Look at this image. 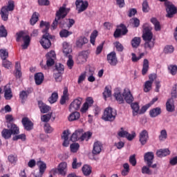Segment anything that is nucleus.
<instances>
[{"mask_svg": "<svg viewBox=\"0 0 177 177\" xmlns=\"http://www.w3.org/2000/svg\"><path fill=\"white\" fill-rule=\"evenodd\" d=\"M70 12V8H66V4H63L62 7L55 13V19L52 24L53 30L57 27L59 24L61 28H68L67 24L68 19H64Z\"/></svg>", "mask_w": 177, "mask_h": 177, "instance_id": "f257e3e1", "label": "nucleus"}, {"mask_svg": "<svg viewBox=\"0 0 177 177\" xmlns=\"http://www.w3.org/2000/svg\"><path fill=\"white\" fill-rule=\"evenodd\" d=\"M39 27L41 28L44 29L42 30V32L44 34L42 35V38L40 40V44L44 49H49L50 46H52V43L50 42V39H53V36L50 35L48 31H49V28H50V24L49 22L41 21L40 22Z\"/></svg>", "mask_w": 177, "mask_h": 177, "instance_id": "f03ea898", "label": "nucleus"}, {"mask_svg": "<svg viewBox=\"0 0 177 177\" xmlns=\"http://www.w3.org/2000/svg\"><path fill=\"white\" fill-rule=\"evenodd\" d=\"M15 10V1L10 0L8 1V5L1 8L0 15L3 21H8L9 19V12Z\"/></svg>", "mask_w": 177, "mask_h": 177, "instance_id": "7ed1b4c3", "label": "nucleus"}, {"mask_svg": "<svg viewBox=\"0 0 177 177\" xmlns=\"http://www.w3.org/2000/svg\"><path fill=\"white\" fill-rule=\"evenodd\" d=\"M115 117H117V111L113 109L111 107H108L105 109L102 119L104 120V121L113 122V121L115 120Z\"/></svg>", "mask_w": 177, "mask_h": 177, "instance_id": "20e7f679", "label": "nucleus"}, {"mask_svg": "<svg viewBox=\"0 0 177 177\" xmlns=\"http://www.w3.org/2000/svg\"><path fill=\"white\" fill-rule=\"evenodd\" d=\"M17 35V39L16 41L17 42H20V39H23L24 41V44H22V49H27L30 45V42L31 39H30V36L28 35H26V32L24 31H20L16 33Z\"/></svg>", "mask_w": 177, "mask_h": 177, "instance_id": "39448f33", "label": "nucleus"}, {"mask_svg": "<svg viewBox=\"0 0 177 177\" xmlns=\"http://www.w3.org/2000/svg\"><path fill=\"white\" fill-rule=\"evenodd\" d=\"M144 160L147 167H149L153 169L157 168V164L153 165V161L154 160V153L147 152L144 156Z\"/></svg>", "mask_w": 177, "mask_h": 177, "instance_id": "423d86ee", "label": "nucleus"}, {"mask_svg": "<svg viewBox=\"0 0 177 177\" xmlns=\"http://www.w3.org/2000/svg\"><path fill=\"white\" fill-rule=\"evenodd\" d=\"M75 5L77 13H82V12H85V10L88 9L89 3H88V1L76 0Z\"/></svg>", "mask_w": 177, "mask_h": 177, "instance_id": "0eeeda50", "label": "nucleus"}, {"mask_svg": "<svg viewBox=\"0 0 177 177\" xmlns=\"http://www.w3.org/2000/svg\"><path fill=\"white\" fill-rule=\"evenodd\" d=\"M82 104V98L77 97L73 100L70 104L69 111H75L80 110Z\"/></svg>", "mask_w": 177, "mask_h": 177, "instance_id": "6e6552de", "label": "nucleus"}, {"mask_svg": "<svg viewBox=\"0 0 177 177\" xmlns=\"http://www.w3.org/2000/svg\"><path fill=\"white\" fill-rule=\"evenodd\" d=\"M120 27L121 29H116V30L115 31L113 36L115 38H120V37H121V35H127V33L128 32V29L127 28V26H125V25H124V24H121L120 25Z\"/></svg>", "mask_w": 177, "mask_h": 177, "instance_id": "1a4fd4ad", "label": "nucleus"}, {"mask_svg": "<svg viewBox=\"0 0 177 177\" xmlns=\"http://www.w3.org/2000/svg\"><path fill=\"white\" fill-rule=\"evenodd\" d=\"M107 62L111 64V66H117L118 60L117 59V55L115 52L113 51L107 55L106 56Z\"/></svg>", "mask_w": 177, "mask_h": 177, "instance_id": "9d476101", "label": "nucleus"}, {"mask_svg": "<svg viewBox=\"0 0 177 177\" xmlns=\"http://www.w3.org/2000/svg\"><path fill=\"white\" fill-rule=\"evenodd\" d=\"M147 140H149V132L147 130H142L140 133L139 141L142 146H145L147 143Z\"/></svg>", "mask_w": 177, "mask_h": 177, "instance_id": "9b49d317", "label": "nucleus"}, {"mask_svg": "<svg viewBox=\"0 0 177 177\" xmlns=\"http://www.w3.org/2000/svg\"><path fill=\"white\" fill-rule=\"evenodd\" d=\"M21 123L26 131H31L34 127V124L31 120H30V119H28V118H22Z\"/></svg>", "mask_w": 177, "mask_h": 177, "instance_id": "f8f14e48", "label": "nucleus"}, {"mask_svg": "<svg viewBox=\"0 0 177 177\" xmlns=\"http://www.w3.org/2000/svg\"><path fill=\"white\" fill-rule=\"evenodd\" d=\"M123 97H124V100L128 104H131L133 102V96L131 93L129 89L125 88L124 90Z\"/></svg>", "mask_w": 177, "mask_h": 177, "instance_id": "ddd939ff", "label": "nucleus"}, {"mask_svg": "<svg viewBox=\"0 0 177 177\" xmlns=\"http://www.w3.org/2000/svg\"><path fill=\"white\" fill-rule=\"evenodd\" d=\"M58 174L62 176L67 175V162H62L58 165Z\"/></svg>", "mask_w": 177, "mask_h": 177, "instance_id": "4468645a", "label": "nucleus"}, {"mask_svg": "<svg viewBox=\"0 0 177 177\" xmlns=\"http://www.w3.org/2000/svg\"><path fill=\"white\" fill-rule=\"evenodd\" d=\"M166 12L167 13L166 17L171 19V17H174V15H176L177 12L176 7L174 5H168L166 8Z\"/></svg>", "mask_w": 177, "mask_h": 177, "instance_id": "2eb2a0df", "label": "nucleus"}, {"mask_svg": "<svg viewBox=\"0 0 177 177\" xmlns=\"http://www.w3.org/2000/svg\"><path fill=\"white\" fill-rule=\"evenodd\" d=\"M143 32L142 39L144 41H146L154 40V39H153V32H151V30H149L147 27L144 28Z\"/></svg>", "mask_w": 177, "mask_h": 177, "instance_id": "dca6fc26", "label": "nucleus"}, {"mask_svg": "<svg viewBox=\"0 0 177 177\" xmlns=\"http://www.w3.org/2000/svg\"><path fill=\"white\" fill-rule=\"evenodd\" d=\"M102 147H103L102 142L99 141L94 142L92 153L94 156H97V154H100V153L102 152Z\"/></svg>", "mask_w": 177, "mask_h": 177, "instance_id": "f3484780", "label": "nucleus"}, {"mask_svg": "<svg viewBox=\"0 0 177 177\" xmlns=\"http://www.w3.org/2000/svg\"><path fill=\"white\" fill-rule=\"evenodd\" d=\"M85 44H88V39L84 36L79 37L75 42V45L79 49H82V46H84Z\"/></svg>", "mask_w": 177, "mask_h": 177, "instance_id": "a211bd4d", "label": "nucleus"}, {"mask_svg": "<svg viewBox=\"0 0 177 177\" xmlns=\"http://www.w3.org/2000/svg\"><path fill=\"white\" fill-rule=\"evenodd\" d=\"M7 128L10 131L12 135H19L20 133L17 125L14 123L7 124Z\"/></svg>", "mask_w": 177, "mask_h": 177, "instance_id": "6ab92c4d", "label": "nucleus"}, {"mask_svg": "<svg viewBox=\"0 0 177 177\" xmlns=\"http://www.w3.org/2000/svg\"><path fill=\"white\" fill-rule=\"evenodd\" d=\"M166 110L169 113L175 111V105L174 104V98L169 99L166 102Z\"/></svg>", "mask_w": 177, "mask_h": 177, "instance_id": "aec40b11", "label": "nucleus"}, {"mask_svg": "<svg viewBox=\"0 0 177 177\" xmlns=\"http://www.w3.org/2000/svg\"><path fill=\"white\" fill-rule=\"evenodd\" d=\"M82 135V130L75 131L70 138L71 142H77V140H81V136Z\"/></svg>", "mask_w": 177, "mask_h": 177, "instance_id": "412c9836", "label": "nucleus"}, {"mask_svg": "<svg viewBox=\"0 0 177 177\" xmlns=\"http://www.w3.org/2000/svg\"><path fill=\"white\" fill-rule=\"evenodd\" d=\"M4 97L6 100H10V99L13 97V95H12V89L9 85L4 86Z\"/></svg>", "mask_w": 177, "mask_h": 177, "instance_id": "4be33fe9", "label": "nucleus"}, {"mask_svg": "<svg viewBox=\"0 0 177 177\" xmlns=\"http://www.w3.org/2000/svg\"><path fill=\"white\" fill-rule=\"evenodd\" d=\"M44 78L45 77L42 73H37L35 74V82L36 85H41L42 82H44Z\"/></svg>", "mask_w": 177, "mask_h": 177, "instance_id": "5701e85b", "label": "nucleus"}, {"mask_svg": "<svg viewBox=\"0 0 177 177\" xmlns=\"http://www.w3.org/2000/svg\"><path fill=\"white\" fill-rule=\"evenodd\" d=\"M170 153L171 152L168 149H159L156 151V156L160 158H162V157H167V156H169Z\"/></svg>", "mask_w": 177, "mask_h": 177, "instance_id": "b1692460", "label": "nucleus"}, {"mask_svg": "<svg viewBox=\"0 0 177 177\" xmlns=\"http://www.w3.org/2000/svg\"><path fill=\"white\" fill-rule=\"evenodd\" d=\"M131 109L133 110V117H136V115H138V114H139L140 106H139V104L138 102H131Z\"/></svg>", "mask_w": 177, "mask_h": 177, "instance_id": "393cba45", "label": "nucleus"}, {"mask_svg": "<svg viewBox=\"0 0 177 177\" xmlns=\"http://www.w3.org/2000/svg\"><path fill=\"white\" fill-rule=\"evenodd\" d=\"M38 106L40 109L41 113H42L43 114H45V113H48V111L50 110V107L43 103L42 101H39Z\"/></svg>", "mask_w": 177, "mask_h": 177, "instance_id": "a878e982", "label": "nucleus"}, {"mask_svg": "<svg viewBox=\"0 0 177 177\" xmlns=\"http://www.w3.org/2000/svg\"><path fill=\"white\" fill-rule=\"evenodd\" d=\"M73 52V50L71 49V47L67 42L63 43V53L65 56H68L70 53Z\"/></svg>", "mask_w": 177, "mask_h": 177, "instance_id": "bb28decb", "label": "nucleus"}, {"mask_svg": "<svg viewBox=\"0 0 177 177\" xmlns=\"http://www.w3.org/2000/svg\"><path fill=\"white\" fill-rule=\"evenodd\" d=\"M160 114H161V108L160 107L154 108L149 111V115L151 117V118L158 117V115H160Z\"/></svg>", "mask_w": 177, "mask_h": 177, "instance_id": "cd10ccee", "label": "nucleus"}, {"mask_svg": "<svg viewBox=\"0 0 177 177\" xmlns=\"http://www.w3.org/2000/svg\"><path fill=\"white\" fill-rule=\"evenodd\" d=\"M66 100H68V88L65 87L63 91V95L60 100V104H65Z\"/></svg>", "mask_w": 177, "mask_h": 177, "instance_id": "c85d7f7f", "label": "nucleus"}, {"mask_svg": "<svg viewBox=\"0 0 177 177\" xmlns=\"http://www.w3.org/2000/svg\"><path fill=\"white\" fill-rule=\"evenodd\" d=\"M88 56H89V51L83 50L80 53L77 59L81 60V62H86V59H88Z\"/></svg>", "mask_w": 177, "mask_h": 177, "instance_id": "c756f323", "label": "nucleus"}, {"mask_svg": "<svg viewBox=\"0 0 177 177\" xmlns=\"http://www.w3.org/2000/svg\"><path fill=\"white\" fill-rule=\"evenodd\" d=\"M156 44V39L153 40H148L146 41L144 44V48L145 49H148L149 50H151L153 48H154V45Z\"/></svg>", "mask_w": 177, "mask_h": 177, "instance_id": "7c9ffc66", "label": "nucleus"}, {"mask_svg": "<svg viewBox=\"0 0 177 177\" xmlns=\"http://www.w3.org/2000/svg\"><path fill=\"white\" fill-rule=\"evenodd\" d=\"M82 171L85 176H89L92 174V167L88 165H84L82 168Z\"/></svg>", "mask_w": 177, "mask_h": 177, "instance_id": "2f4dec72", "label": "nucleus"}, {"mask_svg": "<svg viewBox=\"0 0 177 177\" xmlns=\"http://www.w3.org/2000/svg\"><path fill=\"white\" fill-rule=\"evenodd\" d=\"M151 23L153 24L155 31H161V25L160 24V21H158V20H157L156 18H151Z\"/></svg>", "mask_w": 177, "mask_h": 177, "instance_id": "473e14b6", "label": "nucleus"}, {"mask_svg": "<svg viewBox=\"0 0 177 177\" xmlns=\"http://www.w3.org/2000/svg\"><path fill=\"white\" fill-rule=\"evenodd\" d=\"M37 164L39 167V174H41V175H43L46 169V163L43 161L39 160L37 161Z\"/></svg>", "mask_w": 177, "mask_h": 177, "instance_id": "72a5a7b5", "label": "nucleus"}, {"mask_svg": "<svg viewBox=\"0 0 177 177\" xmlns=\"http://www.w3.org/2000/svg\"><path fill=\"white\" fill-rule=\"evenodd\" d=\"M147 71H149V60L147 59H145L142 69V75H146V74H147Z\"/></svg>", "mask_w": 177, "mask_h": 177, "instance_id": "f704fd0d", "label": "nucleus"}, {"mask_svg": "<svg viewBox=\"0 0 177 177\" xmlns=\"http://www.w3.org/2000/svg\"><path fill=\"white\" fill-rule=\"evenodd\" d=\"M1 136L4 139H10L12 138V131L8 129H3L1 131Z\"/></svg>", "mask_w": 177, "mask_h": 177, "instance_id": "c9c22d12", "label": "nucleus"}, {"mask_svg": "<svg viewBox=\"0 0 177 177\" xmlns=\"http://www.w3.org/2000/svg\"><path fill=\"white\" fill-rule=\"evenodd\" d=\"M29 95L30 92L28 91H22L19 93V98L21 99L22 103H24V102L27 100Z\"/></svg>", "mask_w": 177, "mask_h": 177, "instance_id": "e433bc0d", "label": "nucleus"}, {"mask_svg": "<svg viewBox=\"0 0 177 177\" xmlns=\"http://www.w3.org/2000/svg\"><path fill=\"white\" fill-rule=\"evenodd\" d=\"M114 97L119 104H122L124 103V95H121L120 91H117L114 93Z\"/></svg>", "mask_w": 177, "mask_h": 177, "instance_id": "4c0bfd02", "label": "nucleus"}, {"mask_svg": "<svg viewBox=\"0 0 177 177\" xmlns=\"http://www.w3.org/2000/svg\"><path fill=\"white\" fill-rule=\"evenodd\" d=\"M57 99H59V94L57 92H54L52 93L51 96L48 98V102L51 104L53 103H56L57 102Z\"/></svg>", "mask_w": 177, "mask_h": 177, "instance_id": "58836bf2", "label": "nucleus"}, {"mask_svg": "<svg viewBox=\"0 0 177 177\" xmlns=\"http://www.w3.org/2000/svg\"><path fill=\"white\" fill-rule=\"evenodd\" d=\"M46 59H47L46 65L44 66V64H42V62L40 63V66H41V67L45 70H46V67H52V66L55 64V59L52 58H46Z\"/></svg>", "mask_w": 177, "mask_h": 177, "instance_id": "ea45409f", "label": "nucleus"}, {"mask_svg": "<svg viewBox=\"0 0 177 177\" xmlns=\"http://www.w3.org/2000/svg\"><path fill=\"white\" fill-rule=\"evenodd\" d=\"M142 39L140 37H136L131 40V46L133 48H138V46L140 45Z\"/></svg>", "mask_w": 177, "mask_h": 177, "instance_id": "a19ab883", "label": "nucleus"}, {"mask_svg": "<svg viewBox=\"0 0 177 177\" xmlns=\"http://www.w3.org/2000/svg\"><path fill=\"white\" fill-rule=\"evenodd\" d=\"M91 136H92V133L86 132L83 133L82 131V135L80 136V140L84 142V140H86L88 142L89 139H91Z\"/></svg>", "mask_w": 177, "mask_h": 177, "instance_id": "79ce46f5", "label": "nucleus"}, {"mask_svg": "<svg viewBox=\"0 0 177 177\" xmlns=\"http://www.w3.org/2000/svg\"><path fill=\"white\" fill-rule=\"evenodd\" d=\"M80 117V112H73L72 113L69 117H68V120L69 121H75L77 120H79Z\"/></svg>", "mask_w": 177, "mask_h": 177, "instance_id": "37998d69", "label": "nucleus"}, {"mask_svg": "<svg viewBox=\"0 0 177 177\" xmlns=\"http://www.w3.org/2000/svg\"><path fill=\"white\" fill-rule=\"evenodd\" d=\"M73 34V32L68 31L66 29H63L59 32V35L61 38H67L68 37H70Z\"/></svg>", "mask_w": 177, "mask_h": 177, "instance_id": "c03bdc74", "label": "nucleus"}, {"mask_svg": "<svg viewBox=\"0 0 177 177\" xmlns=\"http://www.w3.org/2000/svg\"><path fill=\"white\" fill-rule=\"evenodd\" d=\"M0 57L2 60H6L9 57V53L6 49H0Z\"/></svg>", "mask_w": 177, "mask_h": 177, "instance_id": "a18cd8bd", "label": "nucleus"}, {"mask_svg": "<svg viewBox=\"0 0 177 177\" xmlns=\"http://www.w3.org/2000/svg\"><path fill=\"white\" fill-rule=\"evenodd\" d=\"M8 37V30L5 26H0V38H6Z\"/></svg>", "mask_w": 177, "mask_h": 177, "instance_id": "49530a36", "label": "nucleus"}, {"mask_svg": "<svg viewBox=\"0 0 177 177\" xmlns=\"http://www.w3.org/2000/svg\"><path fill=\"white\" fill-rule=\"evenodd\" d=\"M71 153H77L80 150V144L78 142H73L70 145Z\"/></svg>", "mask_w": 177, "mask_h": 177, "instance_id": "de8ad7c7", "label": "nucleus"}, {"mask_svg": "<svg viewBox=\"0 0 177 177\" xmlns=\"http://www.w3.org/2000/svg\"><path fill=\"white\" fill-rule=\"evenodd\" d=\"M168 138V134L167 133V130L163 129L160 131V133L158 136V139L160 142H164L165 139Z\"/></svg>", "mask_w": 177, "mask_h": 177, "instance_id": "09e8293b", "label": "nucleus"}, {"mask_svg": "<svg viewBox=\"0 0 177 177\" xmlns=\"http://www.w3.org/2000/svg\"><path fill=\"white\" fill-rule=\"evenodd\" d=\"M63 73L62 72H55L53 77L56 81V82H62V80H63Z\"/></svg>", "mask_w": 177, "mask_h": 177, "instance_id": "8fccbe9b", "label": "nucleus"}, {"mask_svg": "<svg viewBox=\"0 0 177 177\" xmlns=\"http://www.w3.org/2000/svg\"><path fill=\"white\" fill-rule=\"evenodd\" d=\"M151 86H153V83L151 82H149V80L145 82L144 86V92H150V91H151Z\"/></svg>", "mask_w": 177, "mask_h": 177, "instance_id": "3c124183", "label": "nucleus"}, {"mask_svg": "<svg viewBox=\"0 0 177 177\" xmlns=\"http://www.w3.org/2000/svg\"><path fill=\"white\" fill-rule=\"evenodd\" d=\"M168 70L171 74V75H176L177 74V66L176 65H169L168 66Z\"/></svg>", "mask_w": 177, "mask_h": 177, "instance_id": "603ef678", "label": "nucleus"}, {"mask_svg": "<svg viewBox=\"0 0 177 177\" xmlns=\"http://www.w3.org/2000/svg\"><path fill=\"white\" fill-rule=\"evenodd\" d=\"M124 169L122 171V176H127L128 174H129V164L124 163L123 165Z\"/></svg>", "mask_w": 177, "mask_h": 177, "instance_id": "864d4df0", "label": "nucleus"}, {"mask_svg": "<svg viewBox=\"0 0 177 177\" xmlns=\"http://www.w3.org/2000/svg\"><path fill=\"white\" fill-rule=\"evenodd\" d=\"M38 20H39L38 13L34 12L30 19L31 26H34V24H35L37 21H38Z\"/></svg>", "mask_w": 177, "mask_h": 177, "instance_id": "5fc2aeb1", "label": "nucleus"}, {"mask_svg": "<svg viewBox=\"0 0 177 177\" xmlns=\"http://www.w3.org/2000/svg\"><path fill=\"white\" fill-rule=\"evenodd\" d=\"M52 118V113L43 115L41 117V120L43 122H49V120Z\"/></svg>", "mask_w": 177, "mask_h": 177, "instance_id": "6e6d98bb", "label": "nucleus"}, {"mask_svg": "<svg viewBox=\"0 0 177 177\" xmlns=\"http://www.w3.org/2000/svg\"><path fill=\"white\" fill-rule=\"evenodd\" d=\"M141 172L142 174H144L146 175H151V174H153L151 170H150V167L149 166L142 167Z\"/></svg>", "mask_w": 177, "mask_h": 177, "instance_id": "4d7b16f0", "label": "nucleus"}, {"mask_svg": "<svg viewBox=\"0 0 177 177\" xmlns=\"http://www.w3.org/2000/svg\"><path fill=\"white\" fill-rule=\"evenodd\" d=\"M174 50H175V48L172 46H166L164 48V53L166 55H168L169 53H174Z\"/></svg>", "mask_w": 177, "mask_h": 177, "instance_id": "13d9d810", "label": "nucleus"}, {"mask_svg": "<svg viewBox=\"0 0 177 177\" xmlns=\"http://www.w3.org/2000/svg\"><path fill=\"white\" fill-rule=\"evenodd\" d=\"M96 37H97V31L94 30L90 36V41L92 45H95V41L96 40Z\"/></svg>", "mask_w": 177, "mask_h": 177, "instance_id": "bf43d9fd", "label": "nucleus"}, {"mask_svg": "<svg viewBox=\"0 0 177 177\" xmlns=\"http://www.w3.org/2000/svg\"><path fill=\"white\" fill-rule=\"evenodd\" d=\"M8 160L9 161V162H10L11 164H16V162H17V156L16 155H10L8 157Z\"/></svg>", "mask_w": 177, "mask_h": 177, "instance_id": "052dcab7", "label": "nucleus"}, {"mask_svg": "<svg viewBox=\"0 0 177 177\" xmlns=\"http://www.w3.org/2000/svg\"><path fill=\"white\" fill-rule=\"evenodd\" d=\"M103 96L104 99H107V97H110L111 96V90H110V88L106 86L105 90L103 92Z\"/></svg>", "mask_w": 177, "mask_h": 177, "instance_id": "680f3d73", "label": "nucleus"}, {"mask_svg": "<svg viewBox=\"0 0 177 177\" xmlns=\"http://www.w3.org/2000/svg\"><path fill=\"white\" fill-rule=\"evenodd\" d=\"M77 158H73V161L72 163V168L73 169H77V168H80V167L82 165V162H77Z\"/></svg>", "mask_w": 177, "mask_h": 177, "instance_id": "e2e57ef3", "label": "nucleus"}, {"mask_svg": "<svg viewBox=\"0 0 177 177\" xmlns=\"http://www.w3.org/2000/svg\"><path fill=\"white\" fill-rule=\"evenodd\" d=\"M44 131L46 133H52L53 132V129L49 123H46L44 124Z\"/></svg>", "mask_w": 177, "mask_h": 177, "instance_id": "0e129e2a", "label": "nucleus"}, {"mask_svg": "<svg viewBox=\"0 0 177 177\" xmlns=\"http://www.w3.org/2000/svg\"><path fill=\"white\" fill-rule=\"evenodd\" d=\"M150 10V7H149V2L147 1H144L142 3V12L147 13Z\"/></svg>", "mask_w": 177, "mask_h": 177, "instance_id": "69168bd1", "label": "nucleus"}, {"mask_svg": "<svg viewBox=\"0 0 177 177\" xmlns=\"http://www.w3.org/2000/svg\"><path fill=\"white\" fill-rule=\"evenodd\" d=\"M130 23L134 25V27L138 28L139 26H140V21L139 19L135 17L130 19Z\"/></svg>", "mask_w": 177, "mask_h": 177, "instance_id": "338daca9", "label": "nucleus"}, {"mask_svg": "<svg viewBox=\"0 0 177 177\" xmlns=\"http://www.w3.org/2000/svg\"><path fill=\"white\" fill-rule=\"evenodd\" d=\"M120 129L121 131L118 132V136H119V138H127L128 131H124L123 127H122Z\"/></svg>", "mask_w": 177, "mask_h": 177, "instance_id": "774afa93", "label": "nucleus"}]
</instances>
